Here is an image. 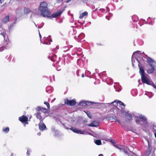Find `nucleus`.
Instances as JSON below:
<instances>
[{
	"mask_svg": "<svg viewBox=\"0 0 156 156\" xmlns=\"http://www.w3.org/2000/svg\"><path fill=\"white\" fill-rule=\"evenodd\" d=\"M148 148L149 150L151 151V146L150 145L149 143L148 144Z\"/></svg>",
	"mask_w": 156,
	"mask_h": 156,
	"instance_id": "29",
	"label": "nucleus"
},
{
	"mask_svg": "<svg viewBox=\"0 0 156 156\" xmlns=\"http://www.w3.org/2000/svg\"><path fill=\"white\" fill-rule=\"evenodd\" d=\"M111 141H112V143H113V144H115V140H112Z\"/></svg>",
	"mask_w": 156,
	"mask_h": 156,
	"instance_id": "34",
	"label": "nucleus"
},
{
	"mask_svg": "<svg viewBox=\"0 0 156 156\" xmlns=\"http://www.w3.org/2000/svg\"><path fill=\"white\" fill-rule=\"evenodd\" d=\"M4 0H0V2L1 3H2L3 2Z\"/></svg>",
	"mask_w": 156,
	"mask_h": 156,
	"instance_id": "36",
	"label": "nucleus"
},
{
	"mask_svg": "<svg viewBox=\"0 0 156 156\" xmlns=\"http://www.w3.org/2000/svg\"><path fill=\"white\" fill-rule=\"evenodd\" d=\"M154 135L155 137L156 138V133H154Z\"/></svg>",
	"mask_w": 156,
	"mask_h": 156,
	"instance_id": "41",
	"label": "nucleus"
},
{
	"mask_svg": "<svg viewBox=\"0 0 156 156\" xmlns=\"http://www.w3.org/2000/svg\"><path fill=\"white\" fill-rule=\"evenodd\" d=\"M81 76H82V77H84V74H83L82 75H81Z\"/></svg>",
	"mask_w": 156,
	"mask_h": 156,
	"instance_id": "38",
	"label": "nucleus"
},
{
	"mask_svg": "<svg viewBox=\"0 0 156 156\" xmlns=\"http://www.w3.org/2000/svg\"><path fill=\"white\" fill-rule=\"evenodd\" d=\"M106 18L108 19V20H109L108 18H109V17L107 16L106 17Z\"/></svg>",
	"mask_w": 156,
	"mask_h": 156,
	"instance_id": "40",
	"label": "nucleus"
},
{
	"mask_svg": "<svg viewBox=\"0 0 156 156\" xmlns=\"http://www.w3.org/2000/svg\"><path fill=\"white\" fill-rule=\"evenodd\" d=\"M98 156H103V155L102 154H100Z\"/></svg>",
	"mask_w": 156,
	"mask_h": 156,
	"instance_id": "39",
	"label": "nucleus"
},
{
	"mask_svg": "<svg viewBox=\"0 0 156 156\" xmlns=\"http://www.w3.org/2000/svg\"><path fill=\"white\" fill-rule=\"evenodd\" d=\"M99 125V122L95 121L92 122L89 125V126L98 127Z\"/></svg>",
	"mask_w": 156,
	"mask_h": 156,
	"instance_id": "12",
	"label": "nucleus"
},
{
	"mask_svg": "<svg viewBox=\"0 0 156 156\" xmlns=\"http://www.w3.org/2000/svg\"><path fill=\"white\" fill-rule=\"evenodd\" d=\"M141 79L142 82L143 83H146L148 85H151L153 82L151 81L149 78H147L146 76H142L141 77Z\"/></svg>",
	"mask_w": 156,
	"mask_h": 156,
	"instance_id": "4",
	"label": "nucleus"
},
{
	"mask_svg": "<svg viewBox=\"0 0 156 156\" xmlns=\"http://www.w3.org/2000/svg\"><path fill=\"white\" fill-rule=\"evenodd\" d=\"M138 66L140 69L139 72L141 75V77L145 76V72L144 69L143 67H141L140 65H138Z\"/></svg>",
	"mask_w": 156,
	"mask_h": 156,
	"instance_id": "14",
	"label": "nucleus"
},
{
	"mask_svg": "<svg viewBox=\"0 0 156 156\" xmlns=\"http://www.w3.org/2000/svg\"><path fill=\"white\" fill-rule=\"evenodd\" d=\"M62 11H60L58 12H57L56 13H54L52 14L51 16L49 15V17H48L49 18H56L58 16H60L61 14L62 13Z\"/></svg>",
	"mask_w": 156,
	"mask_h": 156,
	"instance_id": "10",
	"label": "nucleus"
},
{
	"mask_svg": "<svg viewBox=\"0 0 156 156\" xmlns=\"http://www.w3.org/2000/svg\"><path fill=\"white\" fill-rule=\"evenodd\" d=\"M37 119L40 121V122H42L43 121L45 118V116L44 115H42L40 112H37L34 114Z\"/></svg>",
	"mask_w": 156,
	"mask_h": 156,
	"instance_id": "5",
	"label": "nucleus"
},
{
	"mask_svg": "<svg viewBox=\"0 0 156 156\" xmlns=\"http://www.w3.org/2000/svg\"><path fill=\"white\" fill-rule=\"evenodd\" d=\"M40 130L43 131L46 128V126L44 123L40 122L38 124Z\"/></svg>",
	"mask_w": 156,
	"mask_h": 156,
	"instance_id": "13",
	"label": "nucleus"
},
{
	"mask_svg": "<svg viewBox=\"0 0 156 156\" xmlns=\"http://www.w3.org/2000/svg\"><path fill=\"white\" fill-rule=\"evenodd\" d=\"M87 115L90 118H92V115L89 113H87Z\"/></svg>",
	"mask_w": 156,
	"mask_h": 156,
	"instance_id": "28",
	"label": "nucleus"
},
{
	"mask_svg": "<svg viewBox=\"0 0 156 156\" xmlns=\"http://www.w3.org/2000/svg\"><path fill=\"white\" fill-rule=\"evenodd\" d=\"M40 38H41V35L40 34Z\"/></svg>",
	"mask_w": 156,
	"mask_h": 156,
	"instance_id": "42",
	"label": "nucleus"
},
{
	"mask_svg": "<svg viewBox=\"0 0 156 156\" xmlns=\"http://www.w3.org/2000/svg\"><path fill=\"white\" fill-rule=\"evenodd\" d=\"M64 101L65 103L63 104V105L66 104L69 106H73L76 105V100L75 99L69 100L68 99H65Z\"/></svg>",
	"mask_w": 156,
	"mask_h": 156,
	"instance_id": "6",
	"label": "nucleus"
},
{
	"mask_svg": "<svg viewBox=\"0 0 156 156\" xmlns=\"http://www.w3.org/2000/svg\"><path fill=\"white\" fill-rule=\"evenodd\" d=\"M136 122L138 125L141 126L148 125V122L146 117L142 115H140L136 120Z\"/></svg>",
	"mask_w": 156,
	"mask_h": 156,
	"instance_id": "2",
	"label": "nucleus"
},
{
	"mask_svg": "<svg viewBox=\"0 0 156 156\" xmlns=\"http://www.w3.org/2000/svg\"><path fill=\"white\" fill-rule=\"evenodd\" d=\"M150 152H151V150H150V151L149 150L148 151H147L146 152V156H148L150 154Z\"/></svg>",
	"mask_w": 156,
	"mask_h": 156,
	"instance_id": "27",
	"label": "nucleus"
},
{
	"mask_svg": "<svg viewBox=\"0 0 156 156\" xmlns=\"http://www.w3.org/2000/svg\"><path fill=\"white\" fill-rule=\"evenodd\" d=\"M87 14L88 12L85 11L84 12L82 13L81 14H80L79 16V18L81 19H82L84 16H87Z\"/></svg>",
	"mask_w": 156,
	"mask_h": 156,
	"instance_id": "18",
	"label": "nucleus"
},
{
	"mask_svg": "<svg viewBox=\"0 0 156 156\" xmlns=\"http://www.w3.org/2000/svg\"><path fill=\"white\" fill-rule=\"evenodd\" d=\"M11 58L12 57L10 56L8 58V59L9 61H10L11 59Z\"/></svg>",
	"mask_w": 156,
	"mask_h": 156,
	"instance_id": "31",
	"label": "nucleus"
},
{
	"mask_svg": "<svg viewBox=\"0 0 156 156\" xmlns=\"http://www.w3.org/2000/svg\"><path fill=\"white\" fill-rule=\"evenodd\" d=\"M147 61L149 65L151 66H154L155 62L151 58L148 57L147 58Z\"/></svg>",
	"mask_w": 156,
	"mask_h": 156,
	"instance_id": "11",
	"label": "nucleus"
},
{
	"mask_svg": "<svg viewBox=\"0 0 156 156\" xmlns=\"http://www.w3.org/2000/svg\"><path fill=\"white\" fill-rule=\"evenodd\" d=\"M65 128L67 129H70L73 132L79 134H83V132L80 129H78L74 127L71 126L70 128L65 126Z\"/></svg>",
	"mask_w": 156,
	"mask_h": 156,
	"instance_id": "8",
	"label": "nucleus"
},
{
	"mask_svg": "<svg viewBox=\"0 0 156 156\" xmlns=\"http://www.w3.org/2000/svg\"><path fill=\"white\" fill-rule=\"evenodd\" d=\"M153 129L154 131L156 132V126H154Z\"/></svg>",
	"mask_w": 156,
	"mask_h": 156,
	"instance_id": "32",
	"label": "nucleus"
},
{
	"mask_svg": "<svg viewBox=\"0 0 156 156\" xmlns=\"http://www.w3.org/2000/svg\"><path fill=\"white\" fill-rule=\"evenodd\" d=\"M113 103L114 106H116L117 109L121 111L123 110L125 107L124 104L121 101L118 100H115L112 103Z\"/></svg>",
	"mask_w": 156,
	"mask_h": 156,
	"instance_id": "3",
	"label": "nucleus"
},
{
	"mask_svg": "<svg viewBox=\"0 0 156 156\" xmlns=\"http://www.w3.org/2000/svg\"><path fill=\"white\" fill-rule=\"evenodd\" d=\"M96 104V103L95 102L86 101H82L79 103L80 105L84 106L86 105H93V104Z\"/></svg>",
	"mask_w": 156,
	"mask_h": 156,
	"instance_id": "7",
	"label": "nucleus"
},
{
	"mask_svg": "<svg viewBox=\"0 0 156 156\" xmlns=\"http://www.w3.org/2000/svg\"><path fill=\"white\" fill-rule=\"evenodd\" d=\"M44 104L47 105L48 108L49 109L50 108V106L49 105V104L48 102H44Z\"/></svg>",
	"mask_w": 156,
	"mask_h": 156,
	"instance_id": "25",
	"label": "nucleus"
},
{
	"mask_svg": "<svg viewBox=\"0 0 156 156\" xmlns=\"http://www.w3.org/2000/svg\"><path fill=\"white\" fill-rule=\"evenodd\" d=\"M138 21V20H136V21H135V22H136V21Z\"/></svg>",
	"mask_w": 156,
	"mask_h": 156,
	"instance_id": "43",
	"label": "nucleus"
},
{
	"mask_svg": "<svg viewBox=\"0 0 156 156\" xmlns=\"http://www.w3.org/2000/svg\"><path fill=\"white\" fill-rule=\"evenodd\" d=\"M41 109H42L41 110V111L44 113H46L47 112V108H42Z\"/></svg>",
	"mask_w": 156,
	"mask_h": 156,
	"instance_id": "24",
	"label": "nucleus"
},
{
	"mask_svg": "<svg viewBox=\"0 0 156 156\" xmlns=\"http://www.w3.org/2000/svg\"><path fill=\"white\" fill-rule=\"evenodd\" d=\"M116 122H117L119 123V124H120L121 122L119 120H118L117 119V121H116Z\"/></svg>",
	"mask_w": 156,
	"mask_h": 156,
	"instance_id": "35",
	"label": "nucleus"
},
{
	"mask_svg": "<svg viewBox=\"0 0 156 156\" xmlns=\"http://www.w3.org/2000/svg\"><path fill=\"white\" fill-rule=\"evenodd\" d=\"M9 20V15L6 16L2 20V23H4L8 22Z\"/></svg>",
	"mask_w": 156,
	"mask_h": 156,
	"instance_id": "15",
	"label": "nucleus"
},
{
	"mask_svg": "<svg viewBox=\"0 0 156 156\" xmlns=\"http://www.w3.org/2000/svg\"><path fill=\"white\" fill-rule=\"evenodd\" d=\"M76 74L78 76H79V71H77L76 72Z\"/></svg>",
	"mask_w": 156,
	"mask_h": 156,
	"instance_id": "33",
	"label": "nucleus"
},
{
	"mask_svg": "<svg viewBox=\"0 0 156 156\" xmlns=\"http://www.w3.org/2000/svg\"><path fill=\"white\" fill-rule=\"evenodd\" d=\"M19 120L22 123H25L26 124H28V123L27 122L28 121V118L24 115L20 116L19 118Z\"/></svg>",
	"mask_w": 156,
	"mask_h": 156,
	"instance_id": "9",
	"label": "nucleus"
},
{
	"mask_svg": "<svg viewBox=\"0 0 156 156\" xmlns=\"http://www.w3.org/2000/svg\"><path fill=\"white\" fill-rule=\"evenodd\" d=\"M151 68L148 69L147 70V72L148 73H152L154 70V66L151 67Z\"/></svg>",
	"mask_w": 156,
	"mask_h": 156,
	"instance_id": "16",
	"label": "nucleus"
},
{
	"mask_svg": "<svg viewBox=\"0 0 156 156\" xmlns=\"http://www.w3.org/2000/svg\"><path fill=\"white\" fill-rule=\"evenodd\" d=\"M126 116L127 117L126 119H128V120H130L132 119V115L131 114L126 115Z\"/></svg>",
	"mask_w": 156,
	"mask_h": 156,
	"instance_id": "23",
	"label": "nucleus"
},
{
	"mask_svg": "<svg viewBox=\"0 0 156 156\" xmlns=\"http://www.w3.org/2000/svg\"><path fill=\"white\" fill-rule=\"evenodd\" d=\"M95 143L96 144L99 145H100L101 144V141L99 140H96L95 141Z\"/></svg>",
	"mask_w": 156,
	"mask_h": 156,
	"instance_id": "20",
	"label": "nucleus"
},
{
	"mask_svg": "<svg viewBox=\"0 0 156 156\" xmlns=\"http://www.w3.org/2000/svg\"><path fill=\"white\" fill-rule=\"evenodd\" d=\"M9 130V127H7L5 128H3V131L6 133H8Z\"/></svg>",
	"mask_w": 156,
	"mask_h": 156,
	"instance_id": "21",
	"label": "nucleus"
},
{
	"mask_svg": "<svg viewBox=\"0 0 156 156\" xmlns=\"http://www.w3.org/2000/svg\"><path fill=\"white\" fill-rule=\"evenodd\" d=\"M114 145L115 147H116L118 148V147H116L115 146V145H114H114ZM118 148L120 149V150L121 151H122V152H124V153H126V154H127V151H126V150H125V149L123 148H118Z\"/></svg>",
	"mask_w": 156,
	"mask_h": 156,
	"instance_id": "22",
	"label": "nucleus"
},
{
	"mask_svg": "<svg viewBox=\"0 0 156 156\" xmlns=\"http://www.w3.org/2000/svg\"><path fill=\"white\" fill-rule=\"evenodd\" d=\"M55 56V57H56V56L55 55V56Z\"/></svg>",
	"mask_w": 156,
	"mask_h": 156,
	"instance_id": "44",
	"label": "nucleus"
},
{
	"mask_svg": "<svg viewBox=\"0 0 156 156\" xmlns=\"http://www.w3.org/2000/svg\"><path fill=\"white\" fill-rule=\"evenodd\" d=\"M27 154L28 155H30V153H29V152L28 151H27Z\"/></svg>",
	"mask_w": 156,
	"mask_h": 156,
	"instance_id": "37",
	"label": "nucleus"
},
{
	"mask_svg": "<svg viewBox=\"0 0 156 156\" xmlns=\"http://www.w3.org/2000/svg\"><path fill=\"white\" fill-rule=\"evenodd\" d=\"M41 108H42L40 107H38L36 108V109L37 111H39L41 110L42 109Z\"/></svg>",
	"mask_w": 156,
	"mask_h": 156,
	"instance_id": "26",
	"label": "nucleus"
},
{
	"mask_svg": "<svg viewBox=\"0 0 156 156\" xmlns=\"http://www.w3.org/2000/svg\"><path fill=\"white\" fill-rule=\"evenodd\" d=\"M108 120H114L116 122V121H117V119L116 117L115 116L110 117L108 118Z\"/></svg>",
	"mask_w": 156,
	"mask_h": 156,
	"instance_id": "19",
	"label": "nucleus"
},
{
	"mask_svg": "<svg viewBox=\"0 0 156 156\" xmlns=\"http://www.w3.org/2000/svg\"><path fill=\"white\" fill-rule=\"evenodd\" d=\"M41 15L44 17H49L51 13L48 7V4L44 2H41L39 7Z\"/></svg>",
	"mask_w": 156,
	"mask_h": 156,
	"instance_id": "1",
	"label": "nucleus"
},
{
	"mask_svg": "<svg viewBox=\"0 0 156 156\" xmlns=\"http://www.w3.org/2000/svg\"><path fill=\"white\" fill-rule=\"evenodd\" d=\"M0 34L2 36H3L4 37L5 36V34L4 33H1Z\"/></svg>",
	"mask_w": 156,
	"mask_h": 156,
	"instance_id": "30",
	"label": "nucleus"
},
{
	"mask_svg": "<svg viewBox=\"0 0 156 156\" xmlns=\"http://www.w3.org/2000/svg\"><path fill=\"white\" fill-rule=\"evenodd\" d=\"M24 13L26 14H27L31 12V11L30 9L26 7L24 8Z\"/></svg>",
	"mask_w": 156,
	"mask_h": 156,
	"instance_id": "17",
	"label": "nucleus"
}]
</instances>
